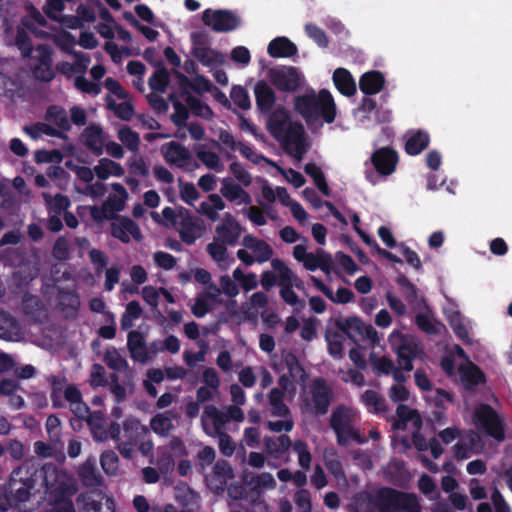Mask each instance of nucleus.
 <instances>
[{"label":"nucleus","instance_id":"f257e3e1","mask_svg":"<svg viewBox=\"0 0 512 512\" xmlns=\"http://www.w3.org/2000/svg\"><path fill=\"white\" fill-rule=\"evenodd\" d=\"M59 469L47 463L34 471L24 466L16 467L10 475L6 491L0 495V512L10 508H21L37 494H45L48 489L55 491Z\"/></svg>","mask_w":512,"mask_h":512},{"label":"nucleus","instance_id":"f03ea898","mask_svg":"<svg viewBox=\"0 0 512 512\" xmlns=\"http://www.w3.org/2000/svg\"><path fill=\"white\" fill-rule=\"evenodd\" d=\"M267 126L284 150L301 161L306 152L302 125L292 122L284 109H277L270 115Z\"/></svg>","mask_w":512,"mask_h":512},{"label":"nucleus","instance_id":"7ed1b4c3","mask_svg":"<svg viewBox=\"0 0 512 512\" xmlns=\"http://www.w3.org/2000/svg\"><path fill=\"white\" fill-rule=\"evenodd\" d=\"M295 110L305 119L307 124L314 128L322 126L323 119L332 123L336 117V106L331 93L321 90L318 94L311 91L295 99Z\"/></svg>","mask_w":512,"mask_h":512},{"label":"nucleus","instance_id":"20e7f679","mask_svg":"<svg viewBox=\"0 0 512 512\" xmlns=\"http://www.w3.org/2000/svg\"><path fill=\"white\" fill-rule=\"evenodd\" d=\"M27 16H25L21 25L17 26L16 30L6 27V41L8 44L16 45L24 57L32 52V44L29 38V33L36 37H45L48 33L44 30L45 19L39 11L34 7H28Z\"/></svg>","mask_w":512,"mask_h":512},{"label":"nucleus","instance_id":"39448f33","mask_svg":"<svg viewBox=\"0 0 512 512\" xmlns=\"http://www.w3.org/2000/svg\"><path fill=\"white\" fill-rule=\"evenodd\" d=\"M358 420L359 413L354 408L343 404L334 408L330 415L329 422L339 445L345 446L351 441L357 443L364 441L356 428Z\"/></svg>","mask_w":512,"mask_h":512},{"label":"nucleus","instance_id":"423d86ee","mask_svg":"<svg viewBox=\"0 0 512 512\" xmlns=\"http://www.w3.org/2000/svg\"><path fill=\"white\" fill-rule=\"evenodd\" d=\"M388 343L398 357V364L405 372L413 369L412 361L422 354V346L417 338L394 329L388 336Z\"/></svg>","mask_w":512,"mask_h":512},{"label":"nucleus","instance_id":"0eeeda50","mask_svg":"<svg viewBox=\"0 0 512 512\" xmlns=\"http://www.w3.org/2000/svg\"><path fill=\"white\" fill-rule=\"evenodd\" d=\"M55 484V491L48 489L45 493L50 506L47 512H75L71 496L76 492L77 486L72 476L60 470Z\"/></svg>","mask_w":512,"mask_h":512},{"label":"nucleus","instance_id":"6e6552de","mask_svg":"<svg viewBox=\"0 0 512 512\" xmlns=\"http://www.w3.org/2000/svg\"><path fill=\"white\" fill-rule=\"evenodd\" d=\"M378 501L380 512H421V506L415 495L390 488L379 489Z\"/></svg>","mask_w":512,"mask_h":512},{"label":"nucleus","instance_id":"1a4fd4ad","mask_svg":"<svg viewBox=\"0 0 512 512\" xmlns=\"http://www.w3.org/2000/svg\"><path fill=\"white\" fill-rule=\"evenodd\" d=\"M473 422L477 429L486 433L498 442L505 439L506 424L502 416L486 404L476 407Z\"/></svg>","mask_w":512,"mask_h":512},{"label":"nucleus","instance_id":"9d476101","mask_svg":"<svg viewBox=\"0 0 512 512\" xmlns=\"http://www.w3.org/2000/svg\"><path fill=\"white\" fill-rule=\"evenodd\" d=\"M242 245L243 248L236 252V256L246 266H251L254 263L262 264L270 261L273 257L272 246L252 234H246L242 238Z\"/></svg>","mask_w":512,"mask_h":512},{"label":"nucleus","instance_id":"9b49d317","mask_svg":"<svg viewBox=\"0 0 512 512\" xmlns=\"http://www.w3.org/2000/svg\"><path fill=\"white\" fill-rule=\"evenodd\" d=\"M332 398L331 389L322 379H315L303 394V409L312 414H325Z\"/></svg>","mask_w":512,"mask_h":512},{"label":"nucleus","instance_id":"f8f14e48","mask_svg":"<svg viewBox=\"0 0 512 512\" xmlns=\"http://www.w3.org/2000/svg\"><path fill=\"white\" fill-rule=\"evenodd\" d=\"M271 270H266L261 274V285L265 290H269L275 284L279 286L295 285L300 287L301 281L297 275L279 258L270 260Z\"/></svg>","mask_w":512,"mask_h":512},{"label":"nucleus","instance_id":"ddd939ff","mask_svg":"<svg viewBox=\"0 0 512 512\" xmlns=\"http://www.w3.org/2000/svg\"><path fill=\"white\" fill-rule=\"evenodd\" d=\"M267 78L277 89L295 91L304 81V76L295 67L280 65L268 70Z\"/></svg>","mask_w":512,"mask_h":512},{"label":"nucleus","instance_id":"4468645a","mask_svg":"<svg viewBox=\"0 0 512 512\" xmlns=\"http://www.w3.org/2000/svg\"><path fill=\"white\" fill-rule=\"evenodd\" d=\"M160 152L166 163L184 171H192L198 166L192 153L179 142L170 141L163 144Z\"/></svg>","mask_w":512,"mask_h":512},{"label":"nucleus","instance_id":"2eb2a0df","mask_svg":"<svg viewBox=\"0 0 512 512\" xmlns=\"http://www.w3.org/2000/svg\"><path fill=\"white\" fill-rule=\"evenodd\" d=\"M202 21L216 32H229L240 24L239 17L228 10L206 9L202 14Z\"/></svg>","mask_w":512,"mask_h":512},{"label":"nucleus","instance_id":"dca6fc26","mask_svg":"<svg viewBox=\"0 0 512 512\" xmlns=\"http://www.w3.org/2000/svg\"><path fill=\"white\" fill-rule=\"evenodd\" d=\"M193 54L197 60L210 67H218L225 62L224 54L211 49L208 45L207 36L203 33L191 35Z\"/></svg>","mask_w":512,"mask_h":512},{"label":"nucleus","instance_id":"f3484780","mask_svg":"<svg viewBox=\"0 0 512 512\" xmlns=\"http://www.w3.org/2000/svg\"><path fill=\"white\" fill-rule=\"evenodd\" d=\"M244 228L239 221L231 214L225 213L220 223L215 227L216 239L234 246L239 241Z\"/></svg>","mask_w":512,"mask_h":512},{"label":"nucleus","instance_id":"a211bd4d","mask_svg":"<svg viewBox=\"0 0 512 512\" xmlns=\"http://www.w3.org/2000/svg\"><path fill=\"white\" fill-rule=\"evenodd\" d=\"M33 60L31 63L34 76L42 81H50L54 77V71L51 66V49L47 45H38L33 51Z\"/></svg>","mask_w":512,"mask_h":512},{"label":"nucleus","instance_id":"6ab92c4d","mask_svg":"<svg viewBox=\"0 0 512 512\" xmlns=\"http://www.w3.org/2000/svg\"><path fill=\"white\" fill-rule=\"evenodd\" d=\"M176 227L182 240L188 244L194 243L204 231L203 221L190 215L186 209L180 210V219Z\"/></svg>","mask_w":512,"mask_h":512},{"label":"nucleus","instance_id":"aec40b11","mask_svg":"<svg viewBox=\"0 0 512 512\" xmlns=\"http://www.w3.org/2000/svg\"><path fill=\"white\" fill-rule=\"evenodd\" d=\"M221 302V290L216 285H210L200 293L192 306V313L198 317H204L209 311L214 309Z\"/></svg>","mask_w":512,"mask_h":512},{"label":"nucleus","instance_id":"412c9836","mask_svg":"<svg viewBox=\"0 0 512 512\" xmlns=\"http://www.w3.org/2000/svg\"><path fill=\"white\" fill-rule=\"evenodd\" d=\"M220 193L225 199L236 205H249L252 202L251 195L244 190L241 184L229 177L221 179Z\"/></svg>","mask_w":512,"mask_h":512},{"label":"nucleus","instance_id":"4be33fe9","mask_svg":"<svg viewBox=\"0 0 512 512\" xmlns=\"http://www.w3.org/2000/svg\"><path fill=\"white\" fill-rule=\"evenodd\" d=\"M443 311L456 335L461 340L470 342L471 338L469 330L472 328V322L470 320L463 321L459 310L453 303H448L444 306Z\"/></svg>","mask_w":512,"mask_h":512},{"label":"nucleus","instance_id":"5701e85b","mask_svg":"<svg viewBox=\"0 0 512 512\" xmlns=\"http://www.w3.org/2000/svg\"><path fill=\"white\" fill-rule=\"evenodd\" d=\"M415 323L419 329L430 335H439L446 331L443 323L438 321L426 303L416 309Z\"/></svg>","mask_w":512,"mask_h":512},{"label":"nucleus","instance_id":"b1692460","mask_svg":"<svg viewBox=\"0 0 512 512\" xmlns=\"http://www.w3.org/2000/svg\"><path fill=\"white\" fill-rule=\"evenodd\" d=\"M111 233L124 243L141 239V231L138 225L129 218L120 217L115 219L111 225Z\"/></svg>","mask_w":512,"mask_h":512},{"label":"nucleus","instance_id":"393cba45","mask_svg":"<svg viewBox=\"0 0 512 512\" xmlns=\"http://www.w3.org/2000/svg\"><path fill=\"white\" fill-rule=\"evenodd\" d=\"M202 427L209 436H216L222 433L226 423L225 414L221 413L215 406L208 405L201 416Z\"/></svg>","mask_w":512,"mask_h":512},{"label":"nucleus","instance_id":"a878e982","mask_svg":"<svg viewBox=\"0 0 512 512\" xmlns=\"http://www.w3.org/2000/svg\"><path fill=\"white\" fill-rule=\"evenodd\" d=\"M82 512H114L113 501L101 493H87L79 497Z\"/></svg>","mask_w":512,"mask_h":512},{"label":"nucleus","instance_id":"bb28decb","mask_svg":"<svg viewBox=\"0 0 512 512\" xmlns=\"http://www.w3.org/2000/svg\"><path fill=\"white\" fill-rule=\"evenodd\" d=\"M233 477V471L228 462L218 461L213 472L207 477V483L215 492L223 491L227 481Z\"/></svg>","mask_w":512,"mask_h":512},{"label":"nucleus","instance_id":"cd10ccee","mask_svg":"<svg viewBox=\"0 0 512 512\" xmlns=\"http://www.w3.org/2000/svg\"><path fill=\"white\" fill-rule=\"evenodd\" d=\"M378 490L362 491L356 494L350 504L351 512H375L379 510Z\"/></svg>","mask_w":512,"mask_h":512},{"label":"nucleus","instance_id":"c85d7f7f","mask_svg":"<svg viewBox=\"0 0 512 512\" xmlns=\"http://www.w3.org/2000/svg\"><path fill=\"white\" fill-rule=\"evenodd\" d=\"M0 338L14 342L21 341L24 338L20 325L3 310H0Z\"/></svg>","mask_w":512,"mask_h":512},{"label":"nucleus","instance_id":"c756f323","mask_svg":"<svg viewBox=\"0 0 512 512\" xmlns=\"http://www.w3.org/2000/svg\"><path fill=\"white\" fill-rule=\"evenodd\" d=\"M372 162L376 170L382 175H390L396 166L397 156L389 148H381L372 155Z\"/></svg>","mask_w":512,"mask_h":512},{"label":"nucleus","instance_id":"7c9ffc66","mask_svg":"<svg viewBox=\"0 0 512 512\" xmlns=\"http://www.w3.org/2000/svg\"><path fill=\"white\" fill-rule=\"evenodd\" d=\"M82 139L85 145L96 155L103 153L104 144L107 136L98 125H90L82 133Z\"/></svg>","mask_w":512,"mask_h":512},{"label":"nucleus","instance_id":"2f4dec72","mask_svg":"<svg viewBox=\"0 0 512 512\" xmlns=\"http://www.w3.org/2000/svg\"><path fill=\"white\" fill-rule=\"evenodd\" d=\"M39 273V264L36 257L25 260L16 267L13 279L17 285H24L37 277Z\"/></svg>","mask_w":512,"mask_h":512},{"label":"nucleus","instance_id":"473e14b6","mask_svg":"<svg viewBox=\"0 0 512 512\" xmlns=\"http://www.w3.org/2000/svg\"><path fill=\"white\" fill-rule=\"evenodd\" d=\"M177 417L178 414L174 410L158 413L151 418L150 427L154 433L161 436H166L173 430V421L176 420Z\"/></svg>","mask_w":512,"mask_h":512},{"label":"nucleus","instance_id":"72a5a7b5","mask_svg":"<svg viewBox=\"0 0 512 512\" xmlns=\"http://www.w3.org/2000/svg\"><path fill=\"white\" fill-rule=\"evenodd\" d=\"M131 357L140 363L148 362V348L143 335L138 331H131L127 341Z\"/></svg>","mask_w":512,"mask_h":512},{"label":"nucleus","instance_id":"f704fd0d","mask_svg":"<svg viewBox=\"0 0 512 512\" xmlns=\"http://www.w3.org/2000/svg\"><path fill=\"white\" fill-rule=\"evenodd\" d=\"M226 204L219 194H210L206 201L199 204L196 209L197 213L206 216L211 221H216L219 218V211L224 210Z\"/></svg>","mask_w":512,"mask_h":512},{"label":"nucleus","instance_id":"c9c22d12","mask_svg":"<svg viewBox=\"0 0 512 512\" xmlns=\"http://www.w3.org/2000/svg\"><path fill=\"white\" fill-rule=\"evenodd\" d=\"M302 264L307 270L315 271L321 269L325 273H329L331 269L332 260L328 253L323 249H317L315 252H309Z\"/></svg>","mask_w":512,"mask_h":512},{"label":"nucleus","instance_id":"e433bc0d","mask_svg":"<svg viewBox=\"0 0 512 512\" xmlns=\"http://www.w3.org/2000/svg\"><path fill=\"white\" fill-rule=\"evenodd\" d=\"M243 481L258 495L267 490L273 489L276 485L275 479L270 473H261L258 475L246 473L244 475Z\"/></svg>","mask_w":512,"mask_h":512},{"label":"nucleus","instance_id":"4c0bfd02","mask_svg":"<svg viewBox=\"0 0 512 512\" xmlns=\"http://www.w3.org/2000/svg\"><path fill=\"white\" fill-rule=\"evenodd\" d=\"M89 64L90 58L86 54L76 53L72 62H62L58 65V69L68 77L72 75L80 76L85 74Z\"/></svg>","mask_w":512,"mask_h":512},{"label":"nucleus","instance_id":"58836bf2","mask_svg":"<svg viewBox=\"0 0 512 512\" xmlns=\"http://www.w3.org/2000/svg\"><path fill=\"white\" fill-rule=\"evenodd\" d=\"M267 52L274 58H286L295 55L297 53V47L288 38L277 37L269 43Z\"/></svg>","mask_w":512,"mask_h":512},{"label":"nucleus","instance_id":"ea45409f","mask_svg":"<svg viewBox=\"0 0 512 512\" xmlns=\"http://www.w3.org/2000/svg\"><path fill=\"white\" fill-rule=\"evenodd\" d=\"M227 246H229L227 243L214 238L206 247L209 256L223 268L228 267L233 262V258L230 257Z\"/></svg>","mask_w":512,"mask_h":512},{"label":"nucleus","instance_id":"a19ab883","mask_svg":"<svg viewBox=\"0 0 512 512\" xmlns=\"http://www.w3.org/2000/svg\"><path fill=\"white\" fill-rule=\"evenodd\" d=\"M197 158L210 170L215 172H222L224 170V163L220 156L210 150L207 145H198L195 147Z\"/></svg>","mask_w":512,"mask_h":512},{"label":"nucleus","instance_id":"79ce46f5","mask_svg":"<svg viewBox=\"0 0 512 512\" xmlns=\"http://www.w3.org/2000/svg\"><path fill=\"white\" fill-rule=\"evenodd\" d=\"M333 82L340 93L352 96L356 92V84L351 73L344 68H337L333 73Z\"/></svg>","mask_w":512,"mask_h":512},{"label":"nucleus","instance_id":"37998d69","mask_svg":"<svg viewBox=\"0 0 512 512\" xmlns=\"http://www.w3.org/2000/svg\"><path fill=\"white\" fill-rule=\"evenodd\" d=\"M479 437L473 432L469 431L465 437L459 439L457 444L454 446V455L458 459L470 458L478 444Z\"/></svg>","mask_w":512,"mask_h":512},{"label":"nucleus","instance_id":"c03bdc74","mask_svg":"<svg viewBox=\"0 0 512 512\" xmlns=\"http://www.w3.org/2000/svg\"><path fill=\"white\" fill-rule=\"evenodd\" d=\"M256 96V104L263 112H268L275 102V93L272 88L265 82L260 81L254 87Z\"/></svg>","mask_w":512,"mask_h":512},{"label":"nucleus","instance_id":"a18cd8bd","mask_svg":"<svg viewBox=\"0 0 512 512\" xmlns=\"http://www.w3.org/2000/svg\"><path fill=\"white\" fill-rule=\"evenodd\" d=\"M405 150L410 155H417L429 144V135L423 131H409L405 135Z\"/></svg>","mask_w":512,"mask_h":512},{"label":"nucleus","instance_id":"49530a36","mask_svg":"<svg viewBox=\"0 0 512 512\" xmlns=\"http://www.w3.org/2000/svg\"><path fill=\"white\" fill-rule=\"evenodd\" d=\"M95 175L106 180L109 177H120L124 174L123 167L109 158H101L94 166Z\"/></svg>","mask_w":512,"mask_h":512},{"label":"nucleus","instance_id":"de8ad7c7","mask_svg":"<svg viewBox=\"0 0 512 512\" xmlns=\"http://www.w3.org/2000/svg\"><path fill=\"white\" fill-rule=\"evenodd\" d=\"M384 81V76L379 71H370L362 75L359 86L363 93L373 95L381 91Z\"/></svg>","mask_w":512,"mask_h":512},{"label":"nucleus","instance_id":"09e8293b","mask_svg":"<svg viewBox=\"0 0 512 512\" xmlns=\"http://www.w3.org/2000/svg\"><path fill=\"white\" fill-rule=\"evenodd\" d=\"M459 374L463 385L469 389L484 381V375L481 370L471 362L461 365L459 367Z\"/></svg>","mask_w":512,"mask_h":512},{"label":"nucleus","instance_id":"8fccbe9b","mask_svg":"<svg viewBox=\"0 0 512 512\" xmlns=\"http://www.w3.org/2000/svg\"><path fill=\"white\" fill-rule=\"evenodd\" d=\"M396 412L398 421L396 422L395 426L397 429L404 428L408 424H410L412 428L415 429H418L421 426L422 420L416 410L411 409L406 405H399Z\"/></svg>","mask_w":512,"mask_h":512},{"label":"nucleus","instance_id":"3c124183","mask_svg":"<svg viewBox=\"0 0 512 512\" xmlns=\"http://www.w3.org/2000/svg\"><path fill=\"white\" fill-rule=\"evenodd\" d=\"M260 191L262 198L267 203L279 201L282 205L288 201L289 194L283 187H272L266 180L260 182Z\"/></svg>","mask_w":512,"mask_h":512},{"label":"nucleus","instance_id":"603ef678","mask_svg":"<svg viewBox=\"0 0 512 512\" xmlns=\"http://www.w3.org/2000/svg\"><path fill=\"white\" fill-rule=\"evenodd\" d=\"M106 102L107 107L112 110L118 118L125 121L132 118L134 110L130 98L116 101L113 97L107 96Z\"/></svg>","mask_w":512,"mask_h":512},{"label":"nucleus","instance_id":"864d4df0","mask_svg":"<svg viewBox=\"0 0 512 512\" xmlns=\"http://www.w3.org/2000/svg\"><path fill=\"white\" fill-rule=\"evenodd\" d=\"M94 458H89L80 467L79 476L85 486H98L101 484V476L97 473Z\"/></svg>","mask_w":512,"mask_h":512},{"label":"nucleus","instance_id":"5fc2aeb1","mask_svg":"<svg viewBox=\"0 0 512 512\" xmlns=\"http://www.w3.org/2000/svg\"><path fill=\"white\" fill-rule=\"evenodd\" d=\"M150 463L156 464L162 475L171 472L175 465V456L169 451V447H159L157 459L151 458Z\"/></svg>","mask_w":512,"mask_h":512},{"label":"nucleus","instance_id":"6e6d98bb","mask_svg":"<svg viewBox=\"0 0 512 512\" xmlns=\"http://www.w3.org/2000/svg\"><path fill=\"white\" fill-rule=\"evenodd\" d=\"M42 196L49 214H61L70 206L69 199L61 194L56 193L52 195L49 192H43Z\"/></svg>","mask_w":512,"mask_h":512},{"label":"nucleus","instance_id":"4d7b16f0","mask_svg":"<svg viewBox=\"0 0 512 512\" xmlns=\"http://www.w3.org/2000/svg\"><path fill=\"white\" fill-rule=\"evenodd\" d=\"M23 310L35 321H42L46 318V311L36 296L26 295L23 298Z\"/></svg>","mask_w":512,"mask_h":512},{"label":"nucleus","instance_id":"13d9d810","mask_svg":"<svg viewBox=\"0 0 512 512\" xmlns=\"http://www.w3.org/2000/svg\"><path fill=\"white\" fill-rule=\"evenodd\" d=\"M348 323L359 330L364 338L370 341L373 345L380 344L383 339V335L380 334L371 324H365L359 318H350Z\"/></svg>","mask_w":512,"mask_h":512},{"label":"nucleus","instance_id":"bf43d9fd","mask_svg":"<svg viewBox=\"0 0 512 512\" xmlns=\"http://www.w3.org/2000/svg\"><path fill=\"white\" fill-rule=\"evenodd\" d=\"M324 462L329 472L337 479L344 480L345 475L342 464L339 460L337 452L334 448H326L324 450Z\"/></svg>","mask_w":512,"mask_h":512},{"label":"nucleus","instance_id":"052dcab7","mask_svg":"<svg viewBox=\"0 0 512 512\" xmlns=\"http://www.w3.org/2000/svg\"><path fill=\"white\" fill-rule=\"evenodd\" d=\"M290 445V439L286 435L277 438H267L265 440L266 451L274 458L281 457L288 450Z\"/></svg>","mask_w":512,"mask_h":512},{"label":"nucleus","instance_id":"680f3d73","mask_svg":"<svg viewBox=\"0 0 512 512\" xmlns=\"http://www.w3.org/2000/svg\"><path fill=\"white\" fill-rule=\"evenodd\" d=\"M361 401L370 412L382 413L386 410L385 399L374 390H366L361 395Z\"/></svg>","mask_w":512,"mask_h":512},{"label":"nucleus","instance_id":"e2e57ef3","mask_svg":"<svg viewBox=\"0 0 512 512\" xmlns=\"http://www.w3.org/2000/svg\"><path fill=\"white\" fill-rule=\"evenodd\" d=\"M232 277L235 281L238 282L239 286L245 292L254 290L259 284L258 277L255 273H244L240 267H237L233 270Z\"/></svg>","mask_w":512,"mask_h":512},{"label":"nucleus","instance_id":"0e129e2a","mask_svg":"<svg viewBox=\"0 0 512 512\" xmlns=\"http://www.w3.org/2000/svg\"><path fill=\"white\" fill-rule=\"evenodd\" d=\"M183 208L173 209L171 207H165L161 214L156 212L152 213V218L167 227H176L180 219V210Z\"/></svg>","mask_w":512,"mask_h":512},{"label":"nucleus","instance_id":"69168bd1","mask_svg":"<svg viewBox=\"0 0 512 512\" xmlns=\"http://www.w3.org/2000/svg\"><path fill=\"white\" fill-rule=\"evenodd\" d=\"M142 314V308L137 301H131L127 304L126 310L121 317V327L124 330L131 328L134 321Z\"/></svg>","mask_w":512,"mask_h":512},{"label":"nucleus","instance_id":"338daca9","mask_svg":"<svg viewBox=\"0 0 512 512\" xmlns=\"http://www.w3.org/2000/svg\"><path fill=\"white\" fill-rule=\"evenodd\" d=\"M243 214L255 225L263 226L267 223V216L272 220L277 218L276 214L271 213L270 211L265 214L259 206H249L242 210Z\"/></svg>","mask_w":512,"mask_h":512},{"label":"nucleus","instance_id":"774afa93","mask_svg":"<svg viewBox=\"0 0 512 512\" xmlns=\"http://www.w3.org/2000/svg\"><path fill=\"white\" fill-rule=\"evenodd\" d=\"M118 139L130 151L137 152L139 150L140 138L139 135L128 127H123L118 130Z\"/></svg>","mask_w":512,"mask_h":512}]
</instances>
